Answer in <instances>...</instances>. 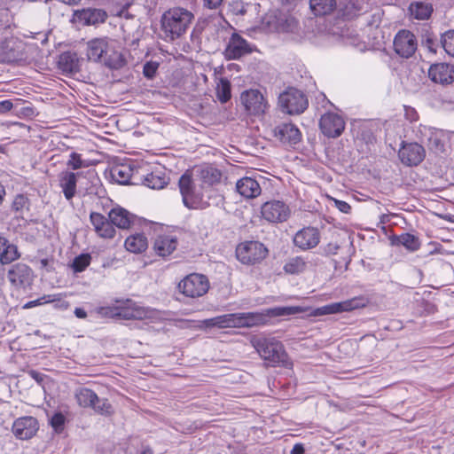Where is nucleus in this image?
<instances>
[{"label": "nucleus", "mask_w": 454, "mask_h": 454, "mask_svg": "<svg viewBox=\"0 0 454 454\" xmlns=\"http://www.w3.org/2000/svg\"><path fill=\"white\" fill-rule=\"evenodd\" d=\"M301 312L302 309L298 306L273 307L263 309L262 312L224 314L206 319L204 324L207 327L219 328L252 327L266 324L268 318L291 316Z\"/></svg>", "instance_id": "f257e3e1"}, {"label": "nucleus", "mask_w": 454, "mask_h": 454, "mask_svg": "<svg viewBox=\"0 0 454 454\" xmlns=\"http://www.w3.org/2000/svg\"><path fill=\"white\" fill-rule=\"evenodd\" d=\"M251 343L268 366H284L287 355L283 344L274 337L254 336Z\"/></svg>", "instance_id": "f03ea898"}, {"label": "nucleus", "mask_w": 454, "mask_h": 454, "mask_svg": "<svg viewBox=\"0 0 454 454\" xmlns=\"http://www.w3.org/2000/svg\"><path fill=\"white\" fill-rule=\"evenodd\" d=\"M193 14L186 9L176 7L164 12L161 17V29L165 40L173 41L187 30Z\"/></svg>", "instance_id": "7ed1b4c3"}, {"label": "nucleus", "mask_w": 454, "mask_h": 454, "mask_svg": "<svg viewBox=\"0 0 454 454\" xmlns=\"http://www.w3.org/2000/svg\"><path fill=\"white\" fill-rule=\"evenodd\" d=\"M99 313L106 317H119L125 320H143L152 317L153 310L140 306L131 300H127L118 306L102 307L99 309Z\"/></svg>", "instance_id": "20e7f679"}, {"label": "nucleus", "mask_w": 454, "mask_h": 454, "mask_svg": "<svg viewBox=\"0 0 454 454\" xmlns=\"http://www.w3.org/2000/svg\"><path fill=\"white\" fill-rule=\"evenodd\" d=\"M278 104L283 112L288 114H300L308 107L305 94L295 88H288L278 97Z\"/></svg>", "instance_id": "39448f33"}, {"label": "nucleus", "mask_w": 454, "mask_h": 454, "mask_svg": "<svg viewBox=\"0 0 454 454\" xmlns=\"http://www.w3.org/2000/svg\"><path fill=\"white\" fill-rule=\"evenodd\" d=\"M177 288L186 297H201L207 293L209 281L205 275L192 273L179 282Z\"/></svg>", "instance_id": "423d86ee"}, {"label": "nucleus", "mask_w": 454, "mask_h": 454, "mask_svg": "<svg viewBox=\"0 0 454 454\" xmlns=\"http://www.w3.org/2000/svg\"><path fill=\"white\" fill-rule=\"evenodd\" d=\"M268 249L259 241H245L236 248L237 259L243 264H254L266 257Z\"/></svg>", "instance_id": "0eeeda50"}, {"label": "nucleus", "mask_w": 454, "mask_h": 454, "mask_svg": "<svg viewBox=\"0 0 454 454\" xmlns=\"http://www.w3.org/2000/svg\"><path fill=\"white\" fill-rule=\"evenodd\" d=\"M261 215L262 219L268 223H281L289 219L291 208L283 200H271L262 205Z\"/></svg>", "instance_id": "6e6552de"}, {"label": "nucleus", "mask_w": 454, "mask_h": 454, "mask_svg": "<svg viewBox=\"0 0 454 454\" xmlns=\"http://www.w3.org/2000/svg\"><path fill=\"white\" fill-rule=\"evenodd\" d=\"M229 27L233 30V32L231 33L223 51L224 58L228 60H236L252 53L254 51L255 46L249 43L245 38L238 34L231 26L229 25Z\"/></svg>", "instance_id": "1a4fd4ad"}, {"label": "nucleus", "mask_w": 454, "mask_h": 454, "mask_svg": "<svg viewBox=\"0 0 454 454\" xmlns=\"http://www.w3.org/2000/svg\"><path fill=\"white\" fill-rule=\"evenodd\" d=\"M7 278L13 289L26 291L33 283L34 272L28 265L19 262L9 269Z\"/></svg>", "instance_id": "9d476101"}, {"label": "nucleus", "mask_w": 454, "mask_h": 454, "mask_svg": "<svg viewBox=\"0 0 454 454\" xmlns=\"http://www.w3.org/2000/svg\"><path fill=\"white\" fill-rule=\"evenodd\" d=\"M368 303V298L364 296H356L343 301L333 302L319 307L315 310V315L324 316L352 311L354 309L364 308Z\"/></svg>", "instance_id": "9b49d317"}, {"label": "nucleus", "mask_w": 454, "mask_h": 454, "mask_svg": "<svg viewBox=\"0 0 454 454\" xmlns=\"http://www.w3.org/2000/svg\"><path fill=\"white\" fill-rule=\"evenodd\" d=\"M395 52L403 59H409L417 51L418 42L415 35L407 29L397 32L394 38Z\"/></svg>", "instance_id": "f8f14e48"}, {"label": "nucleus", "mask_w": 454, "mask_h": 454, "mask_svg": "<svg viewBox=\"0 0 454 454\" xmlns=\"http://www.w3.org/2000/svg\"><path fill=\"white\" fill-rule=\"evenodd\" d=\"M108 49L109 45L106 38L92 39L87 43V57L90 60L103 61L106 66L114 68L116 65L107 58Z\"/></svg>", "instance_id": "ddd939ff"}, {"label": "nucleus", "mask_w": 454, "mask_h": 454, "mask_svg": "<svg viewBox=\"0 0 454 454\" xmlns=\"http://www.w3.org/2000/svg\"><path fill=\"white\" fill-rule=\"evenodd\" d=\"M426 156L424 147L419 143H402L398 152V157L403 164L406 166L419 165Z\"/></svg>", "instance_id": "4468645a"}, {"label": "nucleus", "mask_w": 454, "mask_h": 454, "mask_svg": "<svg viewBox=\"0 0 454 454\" xmlns=\"http://www.w3.org/2000/svg\"><path fill=\"white\" fill-rule=\"evenodd\" d=\"M241 104L251 114H263L267 108V101L258 90H245L240 95Z\"/></svg>", "instance_id": "2eb2a0df"}, {"label": "nucleus", "mask_w": 454, "mask_h": 454, "mask_svg": "<svg viewBox=\"0 0 454 454\" xmlns=\"http://www.w3.org/2000/svg\"><path fill=\"white\" fill-rule=\"evenodd\" d=\"M319 127L325 136L335 138L342 134L345 129V121L343 118L337 114L326 113L322 115Z\"/></svg>", "instance_id": "dca6fc26"}, {"label": "nucleus", "mask_w": 454, "mask_h": 454, "mask_svg": "<svg viewBox=\"0 0 454 454\" xmlns=\"http://www.w3.org/2000/svg\"><path fill=\"white\" fill-rule=\"evenodd\" d=\"M38 429V420L32 416L18 418L14 420L12 427L13 434L20 440H28L32 438Z\"/></svg>", "instance_id": "f3484780"}, {"label": "nucleus", "mask_w": 454, "mask_h": 454, "mask_svg": "<svg viewBox=\"0 0 454 454\" xmlns=\"http://www.w3.org/2000/svg\"><path fill=\"white\" fill-rule=\"evenodd\" d=\"M320 241V232L315 227H304L294 237V244L301 250L306 251L316 247Z\"/></svg>", "instance_id": "a211bd4d"}, {"label": "nucleus", "mask_w": 454, "mask_h": 454, "mask_svg": "<svg viewBox=\"0 0 454 454\" xmlns=\"http://www.w3.org/2000/svg\"><path fill=\"white\" fill-rule=\"evenodd\" d=\"M178 184L184 206L188 208H198L200 198L195 192L192 176L186 173L182 175Z\"/></svg>", "instance_id": "6ab92c4d"}, {"label": "nucleus", "mask_w": 454, "mask_h": 454, "mask_svg": "<svg viewBox=\"0 0 454 454\" xmlns=\"http://www.w3.org/2000/svg\"><path fill=\"white\" fill-rule=\"evenodd\" d=\"M274 137L286 145H296L301 141V134L293 123L284 122L273 129Z\"/></svg>", "instance_id": "aec40b11"}, {"label": "nucleus", "mask_w": 454, "mask_h": 454, "mask_svg": "<svg viewBox=\"0 0 454 454\" xmlns=\"http://www.w3.org/2000/svg\"><path fill=\"white\" fill-rule=\"evenodd\" d=\"M74 18L83 26H96L104 23L107 18V14L102 9L86 8L75 11Z\"/></svg>", "instance_id": "412c9836"}, {"label": "nucleus", "mask_w": 454, "mask_h": 454, "mask_svg": "<svg viewBox=\"0 0 454 454\" xmlns=\"http://www.w3.org/2000/svg\"><path fill=\"white\" fill-rule=\"evenodd\" d=\"M428 76L435 83H451L454 81V66L448 63L433 64L429 67Z\"/></svg>", "instance_id": "4be33fe9"}, {"label": "nucleus", "mask_w": 454, "mask_h": 454, "mask_svg": "<svg viewBox=\"0 0 454 454\" xmlns=\"http://www.w3.org/2000/svg\"><path fill=\"white\" fill-rule=\"evenodd\" d=\"M178 239L173 233L160 234L155 239L153 249L161 257L170 255L177 247Z\"/></svg>", "instance_id": "5701e85b"}, {"label": "nucleus", "mask_w": 454, "mask_h": 454, "mask_svg": "<svg viewBox=\"0 0 454 454\" xmlns=\"http://www.w3.org/2000/svg\"><path fill=\"white\" fill-rule=\"evenodd\" d=\"M108 218L114 226L120 229H129L135 224L137 216L121 207H115L108 213Z\"/></svg>", "instance_id": "b1692460"}, {"label": "nucleus", "mask_w": 454, "mask_h": 454, "mask_svg": "<svg viewBox=\"0 0 454 454\" xmlns=\"http://www.w3.org/2000/svg\"><path fill=\"white\" fill-rule=\"evenodd\" d=\"M77 177L78 174L71 171H63L59 175V187L68 201L76 194Z\"/></svg>", "instance_id": "393cba45"}, {"label": "nucleus", "mask_w": 454, "mask_h": 454, "mask_svg": "<svg viewBox=\"0 0 454 454\" xmlns=\"http://www.w3.org/2000/svg\"><path fill=\"white\" fill-rule=\"evenodd\" d=\"M237 192L246 199H253L258 197L262 189L259 183L252 177L245 176L237 181Z\"/></svg>", "instance_id": "a878e982"}, {"label": "nucleus", "mask_w": 454, "mask_h": 454, "mask_svg": "<svg viewBox=\"0 0 454 454\" xmlns=\"http://www.w3.org/2000/svg\"><path fill=\"white\" fill-rule=\"evenodd\" d=\"M338 18L342 20H352L358 16L361 12L360 2L358 0H341L337 4Z\"/></svg>", "instance_id": "bb28decb"}, {"label": "nucleus", "mask_w": 454, "mask_h": 454, "mask_svg": "<svg viewBox=\"0 0 454 454\" xmlns=\"http://www.w3.org/2000/svg\"><path fill=\"white\" fill-rule=\"evenodd\" d=\"M309 9L316 17L332 14L337 9L336 0H309Z\"/></svg>", "instance_id": "cd10ccee"}, {"label": "nucleus", "mask_w": 454, "mask_h": 454, "mask_svg": "<svg viewBox=\"0 0 454 454\" xmlns=\"http://www.w3.org/2000/svg\"><path fill=\"white\" fill-rule=\"evenodd\" d=\"M58 66L64 73H76L80 68L79 58L75 52L65 51L59 55Z\"/></svg>", "instance_id": "c85d7f7f"}, {"label": "nucleus", "mask_w": 454, "mask_h": 454, "mask_svg": "<svg viewBox=\"0 0 454 454\" xmlns=\"http://www.w3.org/2000/svg\"><path fill=\"white\" fill-rule=\"evenodd\" d=\"M20 257L17 246L9 242L4 237H0V264H7Z\"/></svg>", "instance_id": "c756f323"}, {"label": "nucleus", "mask_w": 454, "mask_h": 454, "mask_svg": "<svg viewBox=\"0 0 454 454\" xmlns=\"http://www.w3.org/2000/svg\"><path fill=\"white\" fill-rule=\"evenodd\" d=\"M124 246L130 253L141 254L148 247V240L144 233H135L125 239Z\"/></svg>", "instance_id": "7c9ffc66"}, {"label": "nucleus", "mask_w": 454, "mask_h": 454, "mask_svg": "<svg viewBox=\"0 0 454 454\" xmlns=\"http://www.w3.org/2000/svg\"><path fill=\"white\" fill-rule=\"evenodd\" d=\"M74 397L79 406L83 408H92L95 403L99 401L98 395L93 390L87 387L77 389Z\"/></svg>", "instance_id": "2f4dec72"}, {"label": "nucleus", "mask_w": 454, "mask_h": 454, "mask_svg": "<svg viewBox=\"0 0 454 454\" xmlns=\"http://www.w3.org/2000/svg\"><path fill=\"white\" fill-rule=\"evenodd\" d=\"M298 20L289 13H279L276 17V28L278 32H294L298 28Z\"/></svg>", "instance_id": "473e14b6"}, {"label": "nucleus", "mask_w": 454, "mask_h": 454, "mask_svg": "<svg viewBox=\"0 0 454 454\" xmlns=\"http://www.w3.org/2000/svg\"><path fill=\"white\" fill-rule=\"evenodd\" d=\"M409 12L413 19L425 20L431 16L433 6L429 3L415 2L410 4Z\"/></svg>", "instance_id": "72a5a7b5"}, {"label": "nucleus", "mask_w": 454, "mask_h": 454, "mask_svg": "<svg viewBox=\"0 0 454 454\" xmlns=\"http://www.w3.org/2000/svg\"><path fill=\"white\" fill-rule=\"evenodd\" d=\"M143 184L151 189H162L168 184V179L161 171H153L145 176Z\"/></svg>", "instance_id": "f704fd0d"}, {"label": "nucleus", "mask_w": 454, "mask_h": 454, "mask_svg": "<svg viewBox=\"0 0 454 454\" xmlns=\"http://www.w3.org/2000/svg\"><path fill=\"white\" fill-rule=\"evenodd\" d=\"M132 172V168L128 165H117L112 168L111 176L116 183L126 184L129 182Z\"/></svg>", "instance_id": "c9c22d12"}, {"label": "nucleus", "mask_w": 454, "mask_h": 454, "mask_svg": "<svg viewBox=\"0 0 454 454\" xmlns=\"http://www.w3.org/2000/svg\"><path fill=\"white\" fill-rule=\"evenodd\" d=\"M395 244L403 246L407 250L414 252L420 247V242L418 237L411 233H403L397 236Z\"/></svg>", "instance_id": "e433bc0d"}, {"label": "nucleus", "mask_w": 454, "mask_h": 454, "mask_svg": "<svg viewBox=\"0 0 454 454\" xmlns=\"http://www.w3.org/2000/svg\"><path fill=\"white\" fill-rule=\"evenodd\" d=\"M215 94L221 103L228 102L231 98V82L225 77H221L216 83Z\"/></svg>", "instance_id": "4c0bfd02"}, {"label": "nucleus", "mask_w": 454, "mask_h": 454, "mask_svg": "<svg viewBox=\"0 0 454 454\" xmlns=\"http://www.w3.org/2000/svg\"><path fill=\"white\" fill-rule=\"evenodd\" d=\"M200 177L205 184L212 185L220 182L222 172L213 166H206L200 169Z\"/></svg>", "instance_id": "58836bf2"}, {"label": "nucleus", "mask_w": 454, "mask_h": 454, "mask_svg": "<svg viewBox=\"0 0 454 454\" xmlns=\"http://www.w3.org/2000/svg\"><path fill=\"white\" fill-rule=\"evenodd\" d=\"M307 262L301 256L289 259L284 265V270L288 274H299L305 270Z\"/></svg>", "instance_id": "ea45409f"}, {"label": "nucleus", "mask_w": 454, "mask_h": 454, "mask_svg": "<svg viewBox=\"0 0 454 454\" xmlns=\"http://www.w3.org/2000/svg\"><path fill=\"white\" fill-rule=\"evenodd\" d=\"M441 44L447 54L454 57V30L450 29L442 34Z\"/></svg>", "instance_id": "a19ab883"}, {"label": "nucleus", "mask_w": 454, "mask_h": 454, "mask_svg": "<svg viewBox=\"0 0 454 454\" xmlns=\"http://www.w3.org/2000/svg\"><path fill=\"white\" fill-rule=\"evenodd\" d=\"M90 262V255L89 254H82L76 256L72 263V268L74 272L83 271Z\"/></svg>", "instance_id": "79ce46f5"}, {"label": "nucleus", "mask_w": 454, "mask_h": 454, "mask_svg": "<svg viewBox=\"0 0 454 454\" xmlns=\"http://www.w3.org/2000/svg\"><path fill=\"white\" fill-rule=\"evenodd\" d=\"M67 166L73 170H77L88 167L89 164L82 159V155L80 153L73 152L69 155Z\"/></svg>", "instance_id": "37998d69"}, {"label": "nucleus", "mask_w": 454, "mask_h": 454, "mask_svg": "<svg viewBox=\"0 0 454 454\" xmlns=\"http://www.w3.org/2000/svg\"><path fill=\"white\" fill-rule=\"evenodd\" d=\"M65 423L66 417L61 412H55L50 419V425L51 426L53 430L58 434L63 432Z\"/></svg>", "instance_id": "c03bdc74"}, {"label": "nucleus", "mask_w": 454, "mask_h": 454, "mask_svg": "<svg viewBox=\"0 0 454 454\" xmlns=\"http://www.w3.org/2000/svg\"><path fill=\"white\" fill-rule=\"evenodd\" d=\"M434 131V129L433 128L422 124H419L413 130L416 137L419 139L421 143H426Z\"/></svg>", "instance_id": "a18cd8bd"}, {"label": "nucleus", "mask_w": 454, "mask_h": 454, "mask_svg": "<svg viewBox=\"0 0 454 454\" xmlns=\"http://www.w3.org/2000/svg\"><path fill=\"white\" fill-rule=\"evenodd\" d=\"M90 220L97 234L99 233L101 227L110 221L109 219L106 218L102 214L97 212L90 213Z\"/></svg>", "instance_id": "49530a36"}, {"label": "nucleus", "mask_w": 454, "mask_h": 454, "mask_svg": "<svg viewBox=\"0 0 454 454\" xmlns=\"http://www.w3.org/2000/svg\"><path fill=\"white\" fill-rule=\"evenodd\" d=\"M14 114L20 117L32 118L35 115V110L30 103L22 106H19L17 103L14 107Z\"/></svg>", "instance_id": "de8ad7c7"}, {"label": "nucleus", "mask_w": 454, "mask_h": 454, "mask_svg": "<svg viewBox=\"0 0 454 454\" xmlns=\"http://www.w3.org/2000/svg\"><path fill=\"white\" fill-rule=\"evenodd\" d=\"M92 409L102 415H110L114 411L113 407L107 399L99 398V401L95 403V405L92 406Z\"/></svg>", "instance_id": "09e8293b"}, {"label": "nucleus", "mask_w": 454, "mask_h": 454, "mask_svg": "<svg viewBox=\"0 0 454 454\" xmlns=\"http://www.w3.org/2000/svg\"><path fill=\"white\" fill-rule=\"evenodd\" d=\"M29 200L23 194H18L12 202V209L15 211L22 212L24 209H28Z\"/></svg>", "instance_id": "8fccbe9b"}, {"label": "nucleus", "mask_w": 454, "mask_h": 454, "mask_svg": "<svg viewBox=\"0 0 454 454\" xmlns=\"http://www.w3.org/2000/svg\"><path fill=\"white\" fill-rule=\"evenodd\" d=\"M158 67H159L158 62L148 61L144 65L143 74L146 78L152 79L155 76Z\"/></svg>", "instance_id": "3c124183"}, {"label": "nucleus", "mask_w": 454, "mask_h": 454, "mask_svg": "<svg viewBox=\"0 0 454 454\" xmlns=\"http://www.w3.org/2000/svg\"><path fill=\"white\" fill-rule=\"evenodd\" d=\"M426 143H427L431 149H434L436 151H442L443 148V144L435 130L432 133Z\"/></svg>", "instance_id": "603ef678"}, {"label": "nucleus", "mask_w": 454, "mask_h": 454, "mask_svg": "<svg viewBox=\"0 0 454 454\" xmlns=\"http://www.w3.org/2000/svg\"><path fill=\"white\" fill-rule=\"evenodd\" d=\"M115 232L116 231L113 223L111 221H109L107 223H105L101 227V230L98 235L104 239H113L115 235Z\"/></svg>", "instance_id": "864d4df0"}, {"label": "nucleus", "mask_w": 454, "mask_h": 454, "mask_svg": "<svg viewBox=\"0 0 454 454\" xmlns=\"http://www.w3.org/2000/svg\"><path fill=\"white\" fill-rule=\"evenodd\" d=\"M383 12L380 10L376 11L371 15V19L367 21V25L372 27H378L382 20Z\"/></svg>", "instance_id": "5fc2aeb1"}, {"label": "nucleus", "mask_w": 454, "mask_h": 454, "mask_svg": "<svg viewBox=\"0 0 454 454\" xmlns=\"http://www.w3.org/2000/svg\"><path fill=\"white\" fill-rule=\"evenodd\" d=\"M404 116L410 122L417 121L419 119V114L415 108L407 106H404Z\"/></svg>", "instance_id": "6e6d98bb"}, {"label": "nucleus", "mask_w": 454, "mask_h": 454, "mask_svg": "<svg viewBox=\"0 0 454 454\" xmlns=\"http://www.w3.org/2000/svg\"><path fill=\"white\" fill-rule=\"evenodd\" d=\"M59 294H44L42 297L37 299L39 306L47 304V303H51L56 301H59Z\"/></svg>", "instance_id": "4d7b16f0"}, {"label": "nucleus", "mask_w": 454, "mask_h": 454, "mask_svg": "<svg viewBox=\"0 0 454 454\" xmlns=\"http://www.w3.org/2000/svg\"><path fill=\"white\" fill-rule=\"evenodd\" d=\"M424 45L431 51L435 53L437 47V40L436 38L427 35L425 41L423 42Z\"/></svg>", "instance_id": "13d9d810"}, {"label": "nucleus", "mask_w": 454, "mask_h": 454, "mask_svg": "<svg viewBox=\"0 0 454 454\" xmlns=\"http://www.w3.org/2000/svg\"><path fill=\"white\" fill-rule=\"evenodd\" d=\"M15 105L9 99L0 101V114H5L11 110L14 111Z\"/></svg>", "instance_id": "bf43d9fd"}, {"label": "nucleus", "mask_w": 454, "mask_h": 454, "mask_svg": "<svg viewBox=\"0 0 454 454\" xmlns=\"http://www.w3.org/2000/svg\"><path fill=\"white\" fill-rule=\"evenodd\" d=\"M335 207L342 213L348 214L351 210V207L344 200L334 199Z\"/></svg>", "instance_id": "052dcab7"}, {"label": "nucleus", "mask_w": 454, "mask_h": 454, "mask_svg": "<svg viewBox=\"0 0 454 454\" xmlns=\"http://www.w3.org/2000/svg\"><path fill=\"white\" fill-rule=\"evenodd\" d=\"M223 0H203V6L209 10H215L222 5Z\"/></svg>", "instance_id": "680f3d73"}, {"label": "nucleus", "mask_w": 454, "mask_h": 454, "mask_svg": "<svg viewBox=\"0 0 454 454\" xmlns=\"http://www.w3.org/2000/svg\"><path fill=\"white\" fill-rule=\"evenodd\" d=\"M59 294V300L53 302V303H55L54 307L56 309H59L62 310L67 309L69 308V302L62 299L63 298L62 294Z\"/></svg>", "instance_id": "e2e57ef3"}, {"label": "nucleus", "mask_w": 454, "mask_h": 454, "mask_svg": "<svg viewBox=\"0 0 454 454\" xmlns=\"http://www.w3.org/2000/svg\"><path fill=\"white\" fill-rule=\"evenodd\" d=\"M339 248V245L335 243H329L324 247V251L326 254H335Z\"/></svg>", "instance_id": "0e129e2a"}, {"label": "nucleus", "mask_w": 454, "mask_h": 454, "mask_svg": "<svg viewBox=\"0 0 454 454\" xmlns=\"http://www.w3.org/2000/svg\"><path fill=\"white\" fill-rule=\"evenodd\" d=\"M28 374L39 384H42L44 380V375L37 371L31 370Z\"/></svg>", "instance_id": "69168bd1"}, {"label": "nucleus", "mask_w": 454, "mask_h": 454, "mask_svg": "<svg viewBox=\"0 0 454 454\" xmlns=\"http://www.w3.org/2000/svg\"><path fill=\"white\" fill-rule=\"evenodd\" d=\"M305 451L304 446L301 443H296L292 450L291 454H303Z\"/></svg>", "instance_id": "338daca9"}, {"label": "nucleus", "mask_w": 454, "mask_h": 454, "mask_svg": "<svg viewBox=\"0 0 454 454\" xmlns=\"http://www.w3.org/2000/svg\"><path fill=\"white\" fill-rule=\"evenodd\" d=\"M76 317L83 319L87 317V312L82 308H75L74 311Z\"/></svg>", "instance_id": "774afa93"}]
</instances>
